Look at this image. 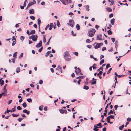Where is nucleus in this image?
Here are the masks:
<instances>
[{
  "label": "nucleus",
  "instance_id": "55",
  "mask_svg": "<svg viewBox=\"0 0 131 131\" xmlns=\"http://www.w3.org/2000/svg\"><path fill=\"white\" fill-rule=\"evenodd\" d=\"M49 24H48V25L45 28V30H47V28H48V27H49Z\"/></svg>",
  "mask_w": 131,
  "mask_h": 131
},
{
  "label": "nucleus",
  "instance_id": "21",
  "mask_svg": "<svg viewBox=\"0 0 131 131\" xmlns=\"http://www.w3.org/2000/svg\"><path fill=\"white\" fill-rule=\"evenodd\" d=\"M51 52V51H47L45 54V56L47 57L50 53Z\"/></svg>",
  "mask_w": 131,
  "mask_h": 131
},
{
  "label": "nucleus",
  "instance_id": "58",
  "mask_svg": "<svg viewBox=\"0 0 131 131\" xmlns=\"http://www.w3.org/2000/svg\"><path fill=\"white\" fill-rule=\"evenodd\" d=\"M114 3V0H112L110 4V5H113Z\"/></svg>",
  "mask_w": 131,
  "mask_h": 131
},
{
  "label": "nucleus",
  "instance_id": "32",
  "mask_svg": "<svg viewBox=\"0 0 131 131\" xmlns=\"http://www.w3.org/2000/svg\"><path fill=\"white\" fill-rule=\"evenodd\" d=\"M61 2H62L63 4L64 5H67V4L66 3L65 1L66 0H60Z\"/></svg>",
  "mask_w": 131,
  "mask_h": 131
},
{
  "label": "nucleus",
  "instance_id": "59",
  "mask_svg": "<svg viewBox=\"0 0 131 131\" xmlns=\"http://www.w3.org/2000/svg\"><path fill=\"white\" fill-rule=\"evenodd\" d=\"M109 35H111L112 34V31L110 30H109L107 31Z\"/></svg>",
  "mask_w": 131,
  "mask_h": 131
},
{
  "label": "nucleus",
  "instance_id": "44",
  "mask_svg": "<svg viewBox=\"0 0 131 131\" xmlns=\"http://www.w3.org/2000/svg\"><path fill=\"white\" fill-rule=\"evenodd\" d=\"M30 18L31 19L33 20H35V17L33 16H31Z\"/></svg>",
  "mask_w": 131,
  "mask_h": 131
},
{
  "label": "nucleus",
  "instance_id": "41",
  "mask_svg": "<svg viewBox=\"0 0 131 131\" xmlns=\"http://www.w3.org/2000/svg\"><path fill=\"white\" fill-rule=\"evenodd\" d=\"M67 2L66 4L67 5L68 4H69L71 3V0H65Z\"/></svg>",
  "mask_w": 131,
  "mask_h": 131
},
{
  "label": "nucleus",
  "instance_id": "4",
  "mask_svg": "<svg viewBox=\"0 0 131 131\" xmlns=\"http://www.w3.org/2000/svg\"><path fill=\"white\" fill-rule=\"evenodd\" d=\"M114 116L112 115H110L108 116L106 118L108 123H110L111 124H112L113 123V122H111L110 121V118H111L114 119Z\"/></svg>",
  "mask_w": 131,
  "mask_h": 131
},
{
  "label": "nucleus",
  "instance_id": "3",
  "mask_svg": "<svg viewBox=\"0 0 131 131\" xmlns=\"http://www.w3.org/2000/svg\"><path fill=\"white\" fill-rule=\"evenodd\" d=\"M37 35H32L29 37V38L30 39H32L33 41H35L37 40Z\"/></svg>",
  "mask_w": 131,
  "mask_h": 131
},
{
  "label": "nucleus",
  "instance_id": "39",
  "mask_svg": "<svg viewBox=\"0 0 131 131\" xmlns=\"http://www.w3.org/2000/svg\"><path fill=\"white\" fill-rule=\"evenodd\" d=\"M104 59H102L100 62V65H101L102 64H103L104 62Z\"/></svg>",
  "mask_w": 131,
  "mask_h": 131
},
{
  "label": "nucleus",
  "instance_id": "43",
  "mask_svg": "<svg viewBox=\"0 0 131 131\" xmlns=\"http://www.w3.org/2000/svg\"><path fill=\"white\" fill-rule=\"evenodd\" d=\"M85 7H86V10L87 11H89V6L88 5H87L86 6H85Z\"/></svg>",
  "mask_w": 131,
  "mask_h": 131
},
{
  "label": "nucleus",
  "instance_id": "57",
  "mask_svg": "<svg viewBox=\"0 0 131 131\" xmlns=\"http://www.w3.org/2000/svg\"><path fill=\"white\" fill-rule=\"evenodd\" d=\"M87 47L89 49H91V48L92 46L91 45H88L87 46Z\"/></svg>",
  "mask_w": 131,
  "mask_h": 131
},
{
  "label": "nucleus",
  "instance_id": "20",
  "mask_svg": "<svg viewBox=\"0 0 131 131\" xmlns=\"http://www.w3.org/2000/svg\"><path fill=\"white\" fill-rule=\"evenodd\" d=\"M97 80L96 79H95V80L94 81L92 82L91 83V85H94L96 83V81Z\"/></svg>",
  "mask_w": 131,
  "mask_h": 131
},
{
  "label": "nucleus",
  "instance_id": "63",
  "mask_svg": "<svg viewBox=\"0 0 131 131\" xmlns=\"http://www.w3.org/2000/svg\"><path fill=\"white\" fill-rule=\"evenodd\" d=\"M101 123H99L98 124H97V126H99L100 127H101L102 126H101Z\"/></svg>",
  "mask_w": 131,
  "mask_h": 131
},
{
  "label": "nucleus",
  "instance_id": "30",
  "mask_svg": "<svg viewBox=\"0 0 131 131\" xmlns=\"http://www.w3.org/2000/svg\"><path fill=\"white\" fill-rule=\"evenodd\" d=\"M22 106L24 108H26L27 106V105L26 103L25 102H24L22 104Z\"/></svg>",
  "mask_w": 131,
  "mask_h": 131
},
{
  "label": "nucleus",
  "instance_id": "53",
  "mask_svg": "<svg viewBox=\"0 0 131 131\" xmlns=\"http://www.w3.org/2000/svg\"><path fill=\"white\" fill-rule=\"evenodd\" d=\"M110 67V64H107L106 66V69H107L109 67Z\"/></svg>",
  "mask_w": 131,
  "mask_h": 131
},
{
  "label": "nucleus",
  "instance_id": "26",
  "mask_svg": "<svg viewBox=\"0 0 131 131\" xmlns=\"http://www.w3.org/2000/svg\"><path fill=\"white\" fill-rule=\"evenodd\" d=\"M37 22L38 25H40L41 23V21L40 18H39L38 19Z\"/></svg>",
  "mask_w": 131,
  "mask_h": 131
},
{
  "label": "nucleus",
  "instance_id": "2",
  "mask_svg": "<svg viewBox=\"0 0 131 131\" xmlns=\"http://www.w3.org/2000/svg\"><path fill=\"white\" fill-rule=\"evenodd\" d=\"M64 57L65 60L67 61H69L70 60V57L69 53L66 51L64 53Z\"/></svg>",
  "mask_w": 131,
  "mask_h": 131
},
{
  "label": "nucleus",
  "instance_id": "50",
  "mask_svg": "<svg viewBox=\"0 0 131 131\" xmlns=\"http://www.w3.org/2000/svg\"><path fill=\"white\" fill-rule=\"evenodd\" d=\"M9 112H10V110H8V109H7L6 111L4 113L5 114H6V113H8Z\"/></svg>",
  "mask_w": 131,
  "mask_h": 131
},
{
  "label": "nucleus",
  "instance_id": "52",
  "mask_svg": "<svg viewBox=\"0 0 131 131\" xmlns=\"http://www.w3.org/2000/svg\"><path fill=\"white\" fill-rule=\"evenodd\" d=\"M15 58H13L12 59V62L13 63H15Z\"/></svg>",
  "mask_w": 131,
  "mask_h": 131
},
{
  "label": "nucleus",
  "instance_id": "12",
  "mask_svg": "<svg viewBox=\"0 0 131 131\" xmlns=\"http://www.w3.org/2000/svg\"><path fill=\"white\" fill-rule=\"evenodd\" d=\"M23 112L24 113H26L28 115L30 113V111H28L26 109H24L23 110Z\"/></svg>",
  "mask_w": 131,
  "mask_h": 131
},
{
  "label": "nucleus",
  "instance_id": "62",
  "mask_svg": "<svg viewBox=\"0 0 131 131\" xmlns=\"http://www.w3.org/2000/svg\"><path fill=\"white\" fill-rule=\"evenodd\" d=\"M86 42L88 43H89L91 42V41H90L89 39H86Z\"/></svg>",
  "mask_w": 131,
  "mask_h": 131
},
{
  "label": "nucleus",
  "instance_id": "61",
  "mask_svg": "<svg viewBox=\"0 0 131 131\" xmlns=\"http://www.w3.org/2000/svg\"><path fill=\"white\" fill-rule=\"evenodd\" d=\"M16 40H15V41H13V42H12V46H14L16 44Z\"/></svg>",
  "mask_w": 131,
  "mask_h": 131
},
{
  "label": "nucleus",
  "instance_id": "36",
  "mask_svg": "<svg viewBox=\"0 0 131 131\" xmlns=\"http://www.w3.org/2000/svg\"><path fill=\"white\" fill-rule=\"evenodd\" d=\"M27 101L29 103L31 102L32 101V100L30 98L27 99Z\"/></svg>",
  "mask_w": 131,
  "mask_h": 131
},
{
  "label": "nucleus",
  "instance_id": "9",
  "mask_svg": "<svg viewBox=\"0 0 131 131\" xmlns=\"http://www.w3.org/2000/svg\"><path fill=\"white\" fill-rule=\"evenodd\" d=\"M33 2H31L28 4V6H29L30 7L36 3V1L35 0H33Z\"/></svg>",
  "mask_w": 131,
  "mask_h": 131
},
{
  "label": "nucleus",
  "instance_id": "11",
  "mask_svg": "<svg viewBox=\"0 0 131 131\" xmlns=\"http://www.w3.org/2000/svg\"><path fill=\"white\" fill-rule=\"evenodd\" d=\"M111 104V102H110V103H108V104H107L106 107L105 108V112L106 113L107 112V108H108V106L110 105Z\"/></svg>",
  "mask_w": 131,
  "mask_h": 131
},
{
  "label": "nucleus",
  "instance_id": "64",
  "mask_svg": "<svg viewBox=\"0 0 131 131\" xmlns=\"http://www.w3.org/2000/svg\"><path fill=\"white\" fill-rule=\"evenodd\" d=\"M127 121L128 122H130L131 121V118L130 117H128L127 118Z\"/></svg>",
  "mask_w": 131,
  "mask_h": 131
},
{
  "label": "nucleus",
  "instance_id": "16",
  "mask_svg": "<svg viewBox=\"0 0 131 131\" xmlns=\"http://www.w3.org/2000/svg\"><path fill=\"white\" fill-rule=\"evenodd\" d=\"M115 21V19L114 18H113L111 19L110 20V22L113 25L114 24Z\"/></svg>",
  "mask_w": 131,
  "mask_h": 131
},
{
  "label": "nucleus",
  "instance_id": "25",
  "mask_svg": "<svg viewBox=\"0 0 131 131\" xmlns=\"http://www.w3.org/2000/svg\"><path fill=\"white\" fill-rule=\"evenodd\" d=\"M96 66L97 65L96 64H94L93 65V66H92L91 67H92V68H93V69H94L96 68Z\"/></svg>",
  "mask_w": 131,
  "mask_h": 131
},
{
  "label": "nucleus",
  "instance_id": "1",
  "mask_svg": "<svg viewBox=\"0 0 131 131\" xmlns=\"http://www.w3.org/2000/svg\"><path fill=\"white\" fill-rule=\"evenodd\" d=\"M96 31L95 29H90V30L89 31L88 33V35L89 37H92L94 35Z\"/></svg>",
  "mask_w": 131,
  "mask_h": 131
},
{
  "label": "nucleus",
  "instance_id": "24",
  "mask_svg": "<svg viewBox=\"0 0 131 131\" xmlns=\"http://www.w3.org/2000/svg\"><path fill=\"white\" fill-rule=\"evenodd\" d=\"M57 25L58 27H59L60 26V23L59 21L57 20Z\"/></svg>",
  "mask_w": 131,
  "mask_h": 131
},
{
  "label": "nucleus",
  "instance_id": "17",
  "mask_svg": "<svg viewBox=\"0 0 131 131\" xmlns=\"http://www.w3.org/2000/svg\"><path fill=\"white\" fill-rule=\"evenodd\" d=\"M76 27L77 30H79L80 29V26L78 24H77Z\"/></svg>",
  "mask_w": 131,
  "mask_h": 131
},
{
  "label": "nucleus",
  "instance_id": "48",
  "mask_svg": "<svg viewBox=\"0 0 131 131\" xmlns=\"http://www.w3.org/2000/svg\"><path fill=\"white\" fill-rule=\"evenodd\" d=\"M23 119V118H19L18 119V120L19 122H20Z\"/></svg>",
  "mask_w": 131,
  "mask_h": 131
},
{
  "label": "nucleus",
  "instance_id": "15",
  "mask_svg": "<svg viewBox=\"0 0 131 131\" xmlns=\"http://www.w3.org/2000/svg\"><path fill=\"white\" fill-rule=\"evenodd\" d=\"M118 42L117 41H116L114 43L115 46V48L116 49V50L117 49V47L118 46Z\"/></svg>",
  "mask_w": 131,
  "mask_h": 131
},
{
  "label": "nucleus",
  "instance_id": "54",
  "mask_svg": "<svg viewBox=\"0 0 131 131\" xmlns=\"http://www.w3.org/2000/svg\"><path fill=\"white\" fill-rule=\"evenodd\" d=\"M43 47H42L40 49H39L38 51L39 52H41V51L43 49Z\"/></svg>",
  "mask_w": 131,
  "mask_h": 131
},
{
  "label": "nucleus",
  "instance_id": "22",
  "mask_svg": "<svg viewBox=\"0 0 131 131\" xmlns=\"http://www.w3.org/2000/svg\"><path fill=\"white\" fill-rule=\"evenodd\" d=\"M29 13L30 14H33L34 13V10L33 9L29 10Z\"/></svg>",
  "mask_w": 131,
  "mask_h": 131
},
{
  "label": "nucleus",
  "instance_id": "45",
  "mask_svg": "<svg viewBox=\"0 0 131 131\" xmlns=\"http://www.w3.org/2000/svg\"><path fill=\"white\" fill-rule=\"evenodd\" d=\"M4 84V81L3 80H2L0 82V84L1 86L3 85Z\"/></svg>",
  "mask_w": 131,
  "mask_h": 131
},
{
  "label": "nucleus",
  "instance_id": "60",
  "mask_svg": "<svg viewBox=\"0 0 131 131\" xmlns=\"http://www.w3.org/2000/svg\"><path fill=\"white\" fill-rule=\"evenodd\" d=\"M24 39V37L23 36H22L21 37L20 39L22 41H23Z\"/></svg>",
  "mask_w": 131,
  "mask_h": 131
},
{
  "label": "nucleus",
  "instance_id": "8",
  "mask_svg": "<svg viewBox=\"0 0 131 131\" xmlns=\"http://www.w3.org/2000/svg\"><path fill=\"white\" fill-rule=\"evenodd\" d=\"M42 41L41 40L39 41V43L36 45V47L37 48H39L42 46Z\"/></svg>",
  "mask_w": 131,
  "mask_h": 131
},
{
  "label": "nucleus",
  "instance_id": "37",
  "mask_svg": "<svg viewBox=\"0 0 131 131\" xmlns=\"http://www.w3.org/2000/svg\"><path fill=\"white\" fill-rule=\"evenodd\" d=\"M35 30H31L30 31V34H34L35 33Z\"/></svg>",
  "mask_w": 131,
  "mask_h": 131
},
{
  "label": "nucleus",
  "instance_id": "38",
  "mask_svg": "<svg viewBox=\"0 0 131 131\" xmlns=\"http://www.w3.org/2000/svg\"><path fill=\"white\" fill-rule=\"evenodd\" d=\"M45 36L46 35H43V42L44 43H45L46 42V40L45 37Z\"/></svg>",
  "mask_w": 131,
  "mask_h": 131
},
{
  "label": "nucleus",
  "instance_id": "42",
  "mask_svg": "<svg viewBox=\"0 0 131 131\" xmlns=\"http://www.w3.org/2000/svg\"><path fill=\"white\" fill-rule=\"evenodd\" d=\"M43 83V81L42 80H39V84L40 85H41Z\"/></svg>",
  "mask_w": 131,
  "mask_h": 131
},
{
  "label": "nucleus",
  "instance_id": "49",
  "mask_svg": "<svg viewBox=\"0 0 131 131\" xmlns=\"http://www.w3.org/2000/svg\"><path fill=\"white\" fill-rule=\"evenodd\" d=\"M113 13H111L109 15V17L110 18L112 17H113Z\"/></svg>",
  "mask_w": 131,
  "mask_h": 131
},
{
  "label": "nucleus",
  "instance_id": "28",
  "mask_svg": "<svg viewBox=\"0 0 131 131\" xmlns=\"http://www.w3.org/2000/svg\"><path fill=\"white\" fill-rule=\"evenodd\" d=\"M17 52H16L14 53L13 55V57H14L15 58H16V56L17 55Z\"/></svg>",
  "mask_w": 131,
  "mask_h": 131
},
{
  "label": "nucleus",
  "instance_id": "14",
  "mask_svg": "<svg viewBox=\"0 0 131 131\" xmlns=\"http://www.w3.org/2000/svg\"><path fill=\"white\" fill-rule=\"evenodd\" d=\"M4 93V96H7V91L6 89H3Z\"/></svg>",
  "mask_w": 131,
  "mask_h": 131
},
{
  "label": "nucleus",
  "instance_id": "13",
  "mask_svg": "<svg viewBox=\"0 0 131 131\" xmlns=\"http://www.w3.org/2000/svg\"><path fill=\"white\" fill-rule=\"evenodd\" d=\"M56 70H58L59 71H60L61 73L62 72V68H61L60 66H58V67L56 69Z\"/></svg>",
  "mask_w": 131,
  "mask_h": 131
},
{
  "label": "nucleus",
  "instance_id": "27",
  "mask_svg": "<svg viewBox=\"0 0 131 131\" xmlns=\"http://www.w3.org/2000/svg\"><path fill=\"white\" fill-rule=\"evenodd\" d=\"M124 124H123L121 126H120L119 127V129L120 130H123V128L124 127Z\"/></svg>",
  "mask_w": 131,
  "mask_h": 131
},
{
  "label": "nucleus",
  "instance_id": "19",
  "mask_svg": "<svg viewBox=\"0 0 131 131\" xmlns=\"http://www.w3.org/2000/svg\"><path fill=\"white\" fill-rule=\"evenodd\" d=\"M96 40H102V37H100L99 36H97V38Z\"/></svg>",
  "mask_w": 131,
  "mask_h": 131
},
{
  "label": "nucleus",
  "instance_id": "5",
  "mask_svg": "<svg viewBox=\"0 0 131 131\" xmlns=\"http://www.w3.org/2000/svg\"><path fill=\"white\" fill-rule=\"evenodd\" d=\"M74 21L71 20H70L69 21V23H67V24L71 26L72 27H73V24Z\"/></svg>",
  "mask_w": 131,
  "mask_h": 131
},
{
  "label": "nucleus",
  "instance_id": "40",
  "mask_svg": "<svg viewBox=\"0 0 131 131\" xmlns=\"http://www.w3.org/2000/svg\"><path fill=\"white\" fill-rule=\"evenodd\" d=\"M102 71H100L99 72V73L97 74V75L98 76H99V75H101L102 74Z\"/></svg>",
  "mask_w": 131,
  "mask_h": 131
},
{
  "label": "nucleus",
  "instance_id": "7",
  "mask_svg": "<svg viewBox=\"0 0 131 131\" xmlns=\"http://www.w3.org/2000/svg\"><path fill=\"white\" fill-rule=\"evenodd\" d=\"M75 71L76 74H79V73L81 74H82L81 73L80 69L79 68H77V69L75 70Z\"/></svg>",
  "mask_w": 131,
  "mask_h": 131
},
{
  "label": "nucleus",
  "instance_id": "51",
  "mask_svg": "<svg viewBox=\"0 0 131 131\" xmlns=\"http://www.w3.org/2000/svg\"><path fill=\"white\" fill-rule=\"evenodd\" d=\"M84 77V76H79L77 77L76 78L77 79H78L79 78H81V79H83V78Z\"/></svg>",
  "mask_w": 131,
  "mask_h": 131
},
{
  "label": "nucleus",
  "instance_id": "33",
  "mask_svg": "<svg viewBox=\"0 0 131 131\" xmlns=\"http://www.w3.org/2000/svg\"><path fill=\"white\" fill-rule=\"evenodd\" d=\"M43 105H42L39 107V109L40 111H42L43 107Z\"/></svg>",
  "mask_w": 131,
  "mask_h": 131
},
{
  "label": "nucleus",
  "instance_id": "23",
  "mask_svg": "<svg viewBox=\"0 0 131 131\" xmlns=\"http://www.w3.org/2000/svg\"><path fill=\"white\" fill-rule=\"evenodd\" d=\"M106 10L108 12H111L112 11V9L111 8L109 7H107L106 8Z\"/></svg>",
  "mask_w": 131,
  "mask_h": 131
},
{
  "label": "nucleus",
  "instance_id": "18",
  "mask_svg": "<svg viewBox=\"0 0 131 131\" xmlns=\"http://www.w3.org/2000/svg\"><path fill=\"white\" fill-rule=\"evenodd\" d=\"M20 69L19 67H17L16 70V72L17 73H18L20 72Z\"/></svg>",
  "mask_w": 131,
  "mask_h": 131
},
{
  "label": "nucleus",
  "instance_id": "56",
  "mask_svg": "<svg viewBox=\"0 0 131 131\" xmlns=\"http://www.w3.org/2000/svg\"><path fill=\"white\" fill-rule=\"evenodd\" d=\"M17 109L18 110H21L22 109L21 108V107L20 106H18L17 107Z\"/></svg>",
  "mask_w": 131,
  "mask_h": 131
},
{
  "label": "nucleus",
  "instance_id": "47",
  "mask_svg": "<svg viewBox=\"0 0 131 131\" xmlns=\"http://www.w3.org/2000/svg\"><path fill=\"white\" fill-rule=\"evenodd\" d=\"M113 113V111L112 110H111L108 113V115H110L111 114H112Z\"/></svg>",
  "mask_w": 131,
  "mask_h": 131
},
{
  "label": "nucleus",
  "instance_id": "35",
  "mask_svg": "<svg viewBox=\"0 0 131 131\" xmlns=\"http://www.w3.org/2000/svg\"><path fill=\"white\" fill-rule=\"evenodd\" d=\"M12 115L13 117H15L18 116L19 114H13Z\"/></svg>",
  "mask_w": 131,
  "mask_h": 131
},
{
  "label": "nucleus",
  "instance_id": "10",
  "mask_svg": "<svg viewBox=\"0 0 131 131\" xmlns=\"http://www.w3.org/2000/svg\"><path fill=\"white\" fill-rule=\"evenodd\" d=\"M59 111L60 113L62 114H63L64 113H67V111L66 110H64L63 109H61L59 110Z\"/></svg>",
  "mask_w": 131,
  "mask_h": 131
},
{
  "label": "nucleus",
  "instance_id": "6",
  "mask_svg": "<svg viewBox=\"0 0 131 131\" xmlns=\"http://www.w3.org/2000/svg\"><path fill=\"white\" fill-rule=\"evenodd\" d=\"M96 43V45L94 46V47L95 49H96L100 48V47L103 45V43Z\"/></svg>",
  "mask_w": 131,
  "mask_h": 131
},
{
  "label": "nucleus",
  "instance_id": "46",
  "mask_svg": "<svg viewBox=\"0 0 131 131\" xmlns=\"http://www.w3.org/2000/svg\"><path fill=\"white\" fill-rule=\"evenodd\" d=\"M71 34L72 35L74 36H75L76 35V33L74 34L73 31H71Z\"/></svg>",
  "mask_w": 131,
  "mask_h": 131
},
{
  "label": "nucleus",
  "instance_id": "31",
  "mask_svg": "<svg viewBox=\"0 0 131 131\" xmlns=\"http://www.w3.org/2000/svg\"><path fill=\"white\" fill-rule=\"evenodd\" d=\"M61 2H62L63 4L64 5H67V4L66 3L65 1L66 0H60Z\"/></svg>",
  "mask_w": 131,
  "mask_h": 131
},
{
  "label": "nucleus",
  "instance_id": "29",
  "mask_svg": "<svg viewBox=\"0 0 131 131\" xmlns=\"http://www.w3.org/2000/svg\"><path fill=\"white\" fill-rule=\"evenodd\" d=\"M16 107L15 106L13 108L12 110H10V111L11 112H14L15 111V108Z\"/></svg>",
  "mask_w": 131,
  "mask_h": 131
},
{
  "label": "nucleus",
  "instance_id": "34",
  "mask_svg": "<svg viewBox=\"0 0 131 131\" xmlns=\"http://www.w3.org/2000/svg\"><path fill=\"white\" fill-rule=\"evenodd\" d=\"M83 89H84L87 90L89 89V87L88 86L85 85L83 87Z\"/></svg>",
  "mask_w": 131,
  "mask_h": 131
}]
</instances>
